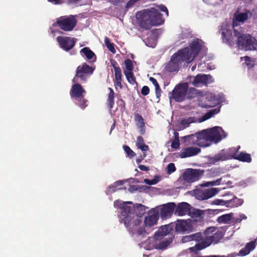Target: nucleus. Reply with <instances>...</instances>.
<instances>
[{
	"instance_id": "nucleus-1",
	"label": "nucleus",
	"mask_w": 257,
	"mask_h": 257,
	"mask_svg": "<svg viewBox=\"0 0 257 257\" xmlns=\"http://www.w3.org/2000/svg\"><path fill=\"white\" fill-rule=\"evenodd\" d=\"M159 218V212L155 209H151L144 219L141 216L131 213L125 217L124 224L129 227V230L134 234L144 235L146 233V228H150L157 224Z\"/></svg>"
},
{
	"instance_id": "nucleus-2",
	"label": "nucleus",
	"mask_w": 257,
	"mask_h": 257,
	"mask_svg": "<svg viewBox=\"0 0 257 257\" xmlns=\"http://www.w3.org/2000/svg\"><path fill=\"white\" fill-rule=\"evenodd\" d=\"M202 43L201 40H194L190 48H185L174 54L166 66L167 70L170 72L177 71L182 62L190 63L193 61L200 51Z\"/></svg>"
},
{
	"instance_id": "nucleus-3",
	"label": "nucleus",
	"mask_w": 257,
	"mask_h": 257,
	"mask_svg": "<svg viewBox=\"0 0 257 257\" xmlns=\"http://www.w3.org/2000/svg\"><path fill=\"white\" fill-rule=\"evenodd\" d=\"M136 18L140 25L146 29H150L153 26L161 25L164 22L162 15L155 8L138 12Z\"/></svg>"
},
{
	"instance_id": "nucleus-4",
	"label": "nucleus",
	"mask_w": 257,
	"mask_h": 257,
	"mask_svg": "<svg viewBox=\"0 0 257 257\" xmlns=\"http://www.w3.org/2000/svg\"><path fill=\"white\" fill-rule=\"evenodd\" d=\"M128 204H133L131 201L123 202L121 200H116L114 203L115 207H118L121 209V216L122 220L124 223L125 217L129 215L131 213H134L135 215L141 216L142 219V216L146 213V207L141 204H136L133 206V212H131V206H127Z\"/></svg>"
},
{
	"instance_id": "nucleus-5",
	"label": "nucleus",
	"mask_w": 257,
	"mask_h": 257,
	"mask_svg": "<svg viewBox=\"0 0 257 257\" xmlns=\"http://www.w3.org/2000/svg\"><path fill=\"white\" fill-rule=\"evenodd\" d=\"M234 36L237 38L236 44L240 49L257 51V40L249 34H243L240 30L234 29Z\"/></svg>"
},
{
	"instance_id": "nucleus-6",
	"label": "nucleus",
	"mask_w": 257,
	"mask_h": 257,
	"mask_svg": "<svg viewBox=\"0 0 257 257\" xmlns=\"http://www.w3.org/2000/svg\"><path fill=\"white\" fill-rule=\"evenodd\" d=\"M183 138L187 140L191 144L197 145L200 147H206L211 144L206 130L194 135L185 136Z\"/></svg>"
},
{
	"instance_id": "nucleus-7",
	"label": "nucleus",
	"mask_w": 257,
	"mask_h": 257,
	"mask_svg": "<svg viewBox=\"0 0 257 257\" xmlns=\"http://www.w3.org/2000/svg\"><path fill=\"white\" fill-rule=\"evenodd\" d=\"M75 83L72 86L70 95L72 98L75 99L76 103L82 109H84L87 106L86 103L87 101L84 99V96L86 91L80 84Z\"/></svg>"
},
{
	"instance_id": "nucleus-8",
	"label": "nucleus",
	"mask_w": 257,
	"mask_h": 257,
	"mask_svg": "<svg viewBox=\"0 0 257 257\" xmlns=\"http://www.w3.org/2000/svg\"><path fill=\"white\" fill-rule=\"evenodd\" d=\"M95 70V67L89 66L86 63L79 65L76 70V74L72 81L73 82H78L80 81L85 82L87 77L91 75Z\"/></svg>"
},
{
	"instance_id": "nucleus-9",
	"label": "nucleus",
	"mask_w": 257,
	"mask_h": 257,
	"mask_svg": "<svg viewBox=\"0 0 257 257\" xmlns=\"http://www.w3.org/2000/svg\"><path fill=\"white\" fill-rule=\"evenodd\" d=\"M77 24V20L73 15L61 16L56 19V25L64 31L73 30Z\"/></svg>"
},
{
	"instance_id": "nucleus-10",
	"label": "nucleus",
	"mask_w": 257,
	"mask_h": 257,
	"mask_svg": "<svg viewBox=\"0 0 257 257\" xmlns=\"http://www.w3.org/2000/svg\"><path fill=\"white\" fill-rule=\"evenodd\" d=\"M211 143H218L226 136L224 131L219 126H215L210 129H207Z\"/></svg>"
},
{
	"instance_id": "nucleus-11",
	"label": "nucleus",
	"mask_w": 257,
	"mask_h": 257,
	"mask_svg": "<svg viewBox=\"0 0 257 257\" xmlns=\"http://www.w3.org/2000/svg\"><path fill=\"white\" fill-rule=\"evenodd\" d=\"M232 26H231L227 22H224L221 26V30L223 42L230 45H233L235 42L234 37L235 36L232 34Z\"/></svg>"
},
{
	"instance_id": "nucleus-12",
	"label": "nucleus",
	"mask_w": 257,
	"mask_h": 257,
	"mask_svg": "<svg viewBox=\"0 0 257 257\" xmlns=\"http://www.w3.org/2000/svg\"><path fill=\"white\" fill-rule=\"evenodd\" d=\"M188 86L187 83L177 85L172 91V97L177 101L184 100Z\"/></svg>"
},
{
	"instance_id": "nucleus-13",
	"label": "nucleus",
	"mask_w": 257,
	"mask_h": 257,
	"mask_svg": "<svg viewBox=\"0 0 257 257\" xmlns=\"http://www.w3.org/2000/svg\"><path fill=\"white\" fill-rule=\"evenodd\" d=\"M76 39L70 37L58 36L57 41L60 47L64 50L68 51L73 48L75 45Z\"/></svg>"
},
{
	"instance_id": "nucleus-14",
	"label": "nucleus",
	"mask_w": 257,
	"mask_h": 257,
	"mask_svg": "<svg viewBox=\"0 0 257 257\" xmlns=\"http://www.w3.org/2000/svg\"><path fill=\"white\" fill-rule=\"evenodd\" d=\"M203 174L201 170L188 169L184 173L183 179L188 183H192L199 180Z\"/></svg>"
},
{
	"instance_id": "nucleus-15",
	"label": "nucleus",
	"mask_w": 257,
	"mask_h": 257,
	"mask_svg": "<svg viewBox=\"0 0 257 257\" xmlns=\"http://www.w3.org/2000/svg\"><path fill=\"white\" fill-rule=\"evenodd\" d=\"M205 235L206 236L203 238L201 243L196 244L194 246L188 248V251L194 253L191 255L197 254L199 250L208 246L211 243L214 242L213 238L211 237L210 234H205Z\"/></svg>"
},
{
	"instance_id": "nucleus-16",
	"label": "nucleus",
	"mask_w": 257,
	"mask_h": 257,
	"mask_svg": "<svg viewBox=\"0 0 257 257\" xmlns=\"http://www.w3.org/2000/svg\"><path fill=\"white\" fill-rule=\"evenodd\" d=\"M219 192L217 188H212L202 190H197L195 192V195L197 199L199 200H206L215 196Z\"/></svg>"
},
{
	"instance_id": "nucleus-17",
	"label": "nucleus",
	"mask_w": 257,
	"mask_h": 257,
	"mask_svg": "<svg viewBox=\"0 0 257 257\" xmlns=\"http://www.w3.org/2000/svg\"><path fill=\"white\" fill-rule=\"evenodd\" d=\"M192 84L196 87H199L203 85H207L212 83L213 81L210 75L205 74H198L195 77H192Z\"/></svg>"
},
{
	"instance_id": "nucleus-18",
	"label": "nucleus",
	"mask_w": 257,
	"mask_h": 257,
	"mask_svg": "<svg viewBox=\"0 0 257 257\" xmlns=\"http://www.w3.org/2000/svg\"><path fill=\"white\" fill-rule=\"evenodd\" d=\"M250 17V13L248 11H245L243 12H236L234 14L232 20V28L233 29H236L235 27L237 26L239 23H244Z\"/></svg>"
},
{
	"instance_id": "nucleus-19",
	"label": "nucleus",
	"mask_w": 257,
	"mask_h": 257,
	"mask_svg": "<svg viewBox=\"0 0 257 257\" xmlns=\"http://www.w3.org/2000/svg\"><path fill=\"white\" fill-rule=\"evenodd\" d=\"M193 229L190 221L177 220L176 224V230L178 232L184 233L189 232Z\"/></svg>"
},
{
	"instance_id": "nucleus-20",
	"label": "nucleus",
	"mask_w": 257,
	"mask_h": 257,
	"mask_svg": "<svg viewBox=\"0 0 257 257\" xmlns=\"http://www.w3.org/2000/svg\"><path fill=\"white\" fill-rule=\"evenodd\" d=\"M176 205L174 203H169L164 205L161 209V216L163 219L170 217L172 214Z\"/></svg>"
},
{
	"instance_id": "nucleus-21",
	"label": "nucleus",
	"mask_w": 257,
	"mask_h": 257,
	"mask_svg": "<svg viewBox=\"0 0 257 257\" xmlns=\"http://www.w3.org/2000/svg\"><path fill=\"white\" fill-rule=\"evenodd\" d=\"M205 234H210L211 238H213L214 243H217L222 237L221 231L219 230L214 227H210L205 231Z\"/></svg>"
},
{
	"instance_id": "nucleus-22",
	"label": "nucleus",
	"mask_w": 257,
	"mask_h": 257,
	"mask_svg": "<svg viewBox=\"0 0 257 257\" xmlns=\"http://www.w3.org/2000/svg\"><path fill=\"white\" fill-rule=\"evenodd\" d=\"M200 149L197 148L188 147L182 149L179 153V156L182 158L191 157L198 154Z\"/></svg>"
},
{
	"instance_id": "nucleus-23",
	"label": "nucleus",
	"mask_w": 257,
	"mask_h": 257,
	"mask_svg": "<svg viewBox=\"0 0 257 257\" xmlns=\"http://www.w3.org/2000/svg\"><path fill=\"white\" fill-rule=\"evenodd\" d=\"M190 205L186 202L179 203L175 210V214L179 216L185 215L190 212Z\"/></svg>"
},
{
	"instance_id": "nucleus-24",
	"label": "nucleus",
	"mask_w": 257,
	"mask_h": 257,
	"mask_svg": "<svg viewBox=\"0 0 257 257\" xmlns=\"http://www.w3.org/2000/svg\"><path fill=\"white\" fill-rule=\"evenodd\" d=\"M231 149L228 150H222L219 154L215 155L214 159L215 161H224L232 157L233 152L231 153Z\"/></svg>"
},
{
	"instance_id": "nucleus-25",
	"label": "nucleus",
	"mask_w": 257,
	"mask_h": 257,
	"mask_svg": "<svg viewBox=\"0 0 257 257\" xmlns=\"http://www.w3.org/2000/svg\"><path fill=\"white\" fill-rule=\"evenodd\" d=\"M256 244L257 240L252 241L247 243L245 246L240 250L238 255L240 256H245L247 255L254 248Z\"/></svg>"
},
{
	"instance_id": "nucleus-26",
	"label": "nucleus",
	"mask_w": 257,
	"mask_h": 257,
	"mask_svg": "<svg viewBox=\"0 0 257 257\" xmlns=\"http://www.w3.org/2000/svg\"><path fill=\"white\" fill-rule=\"evenodd\" d=\"M113 67L114 72H115V79L114 83L115 85L121 87V71L119 67H116L115 65V62L111 63Z\"/></svg>"
},
{
	"instance_id": "nucleus-27",
	"label": "nucleus",
	"mask_w": 257,
	"mask_h": 257,
	"mask_svg": "<svg viewBox=\"0 0 257 257\" xmlns=\"http://www.w3.org/2000/svg\"><path fill=\"white\" fill-rule=\"evenodd\" d=\"M232 158L243 162H250L251 161L250 155L244 152L240 154L233 153Z\"/></svg>"
},
{
	"instance_id": "nucleus-28",
	"label": "nucleus",
	"mask_w": 257,
	"mask_h": 257,
	"mask_svg": "<svg viewBox=\"0 0 257 257\" xmlns=\"http://www.w3.org/2000/svg\"><path fill=\"white\" fill-rule=\"evenodd\" d=\"M202 239V236L200 233H197L188 236H185L182 238V242H186L192 240L199 241Z\"/></svg>"
},
{
	"instance_id": "nucleus-29",
	"label": "nucleus",
	"mask_w": 257,
	"mask_h": 257,
	"mask_svg": "<svg viewBox=\"0 0 257 257\" xmlns=\"http://www.w3.org/2000/svg\"><path fill=\"white\" fill-rule=\"evenodd\" d=\"M226 203H228L227 207H235L241 205L243 203V200L234 197L233 199L226 201Z\"/></svg>"
},
{
	"instance_id": "nucleus-30",
	"label": "nucleus",
	"mask_w": 257,
	"mask_h": 257,
	"mask_svg": "<svg viewBox=\"0 0 257 257\" xmlns=\"http://www.w3.org/2000/svg\"><path fill=\"white\" fill-rule=\"evenodd\" d=\"M233 215L232 213L224 214L218 217L217 221L220 223H228L232 219Z\"/></svg>"
},
{
	"instance_id": "nucleus-31",
	"label": "nucleus",
	"mask_w": 257,
	"mask_h": 257,
	"mask_svg": "<svg viewBox=\"0 0 257 257\" xmlns=\"http://www.w3.org/2000/svg\"><path fill=\"white\" fill-rule=\"evenodd\" d=\"M171 229L168 225H164L162 226L158 230V232L155 234V237L157 239L159 236H165L168 234Z\"/></svg>"
},
{
	"instance_id": "nucleus-32",
	"label": "nucleus",
	"mask_w": 257,
	"mask_h": 257,
	"mask_svg": "<svg viewBox=\"0 0 257 257\" xmlns=\"http://www.w3.org/2000/svg\"><path fill=\"white\" fill-rule=\"evenodd\" d=\"M135 120L137 126L140 129V131L141 134H144L145 133V130L143 128L144 126V122L143 121V118L141 115L139 114H136L135 115Z\"/></svg>"
},
{
	"instance_id": "nucleus-33",
	"label": "nucleus",
	"mask_w": 257,
	"mask_h": 257,
	"mask_svg": "<svg viewBox=\"0 0 257 257\" xmlns=\"http://www.w3.org/2000/svg\"><path fill=\"white\" fill-rule=\"evenodd\" d=\"M80 53L82 55L85 56L88 59H91L95 56V54L88 47L82 48Z\"/></svg>"
},
{
	"instance_id": "nucleus-34",
	"label": "nucleus",
	"mask_w": 257,
	"mask_h": 257,
	"mask_svg": "<svg viewBox=\"0 0 257 257\" xmlns=\"http://www.w3.org/2000/svg\"><path fill=\"white\" fill-rule=\"evenodd\" d=\"M137 146L143 152L147 151L149 149L148 146L145 144L144 140L141 137H138L137 138Z\"/></svg>"
},
{
	"instance_id": "nucleus-35",
	"label": "nucleus",
	"mask_w": 257,
	"mask_h": 257,
	"mask_svg": "<svg viewBox=\"0 0 257 257\" xmlns=\"http://www.w3.org/2000/svg\"><path fill=\"white\" fill-rule=\"evenodd\" d=\"M190 98L195 97L202 95V92L194 88H190L188 93Z\"/></svg>"
},
{
	"instance_id": "nucleus-36",
	"label": "nucleus",
	"mask_w": 257,
	"mask_h": 257,
	"mask_svg": "<svg viewBox=\"0 0 257 257\" xmlns=\"http://www.w3.org/2000/svg\"><path fill=\"white\" fill-rule=\"evenodd\" d=\"M104 44L109 51L112 53L115 54L116 52L114 45L112 43H111L109 39L107 37L104 38Z\"/></svg>"
},
{
	"instance_id": "nucleus-37",
	"label": "nucleus",
	"mask_w": 257,
	"mask_h": 257,
	"mask_svg": "<svg viewBox=\"0 0 257 257\" xmlns=\"http://www.w3.org/2000/svg\"><path fill=\"white\" fill-rule=\"evenodd\" d=\"M109 90L110 92L108 96L107 103L109 107L111 108L114 104V92L113 90L110 88H109Z\"/></svg>"
},
{
	"instance_id": "nucleus-38",
	"label": "nucleus",
	"mask_w": 257,
	"mask_h": 257,
	"mask_svg": "<svg viewBox=\"0 0 257 257\" xmlns=\"http://www.w3.org/2000/svg\"><path fill=\"white\" fill-rule=\"evenodd\" d=\"M150 81L154 85L156 89V93L157 97H159L161 93V89L157 80L153 77H150L149 78Z\"/></svg>"
},
{
	"instance_id": "nucleus-39",
	"label": "nucleus",
	"mask_w": 257,
	"mask_h": 257,
	"mask_svg": "<svg viewBox=\"0 0 257 257\" xmlns=\"http://www.w3.org/2000/svg\"><path fill=\"white\" fill-rule=\"evenodd\" d=\"M195 122L194 118L190 117L181 120L180 123L183 125V128H185L189 126L191 123Z\"/></svg>"
},
{
	"instance_id": "nucleus-40",
	"label": "nucleus",
	"mask_w": 257,
	"mask_h": 257,
	"mask_svg": "<svg viewBox=\"0 0 257 257\" xmlns=\"http://www.w3.org/2000/svg\"><path fill=\"white\" fill-rule=\"evenodd\" d=\"M217 113V112L216 111L215 109L211 110L209 112L206 113L205 114H204V116H203L201 118H200L199 120V122H201L204 121L210 118L211 116H213V114Z\"/></svg>"
},
{
	"instance_id": "nucleus-41",
	"label": "nucleus",
	"mask_w": 257,
	"mask_h": 257,
	"mask_svg": "<svg viewBox=\"0 0 257 257\" xmlns=\"http://www.w3.org/2000/svg\"><path fill=\"white\" fill-rule=\"evenodd\" d=\"M125 68L123 70V72H130L132 71L133 69V66L132 61L130 59H127L125 61Z\"/></svg>"
},
{
	"instance_id": "nucleus-42",
	"label": "nucleus",
	"mask_w": 257,
	"mask_h": 257,
	"mask_svg": "<svg viewBox=\"0 0 257 257\" xmlns=\"http://www.w3.org/2000/svg\"><path fill=\"white\" fill-rule=\"evenodd\" d=\"M124 73L126 77L127 80L131 84H133L135 83V80L132 71L125 72Z\"/></svg>"
},
{
	"instance_id": "nucleus-43",
	"label": "nucleus",
	"mask_w": 257,
	"mask_h": 257,
	"mask_svg": "<svg viewBox=\"0 0 257 257\" xmlns=\"http://www.w3.org/2000/svg\"><path fill=\"white\" fill-rule=\"evenodd\" d=\"M210 97L211 98V100H210V102L207 103L205 104L206 107H211L213 106L215 104L218 103L217 99L216 98L215 96L212 97V95H210Z\"/></svg>"
},
{
	"instance_id": "nucleus-44",
	"label": "nucleus",
	"mask_w": 257,
	"mask_h": 257,
	"mask_svg": "<svg viewBox=\"0 0 257 257\" xmlns=\"http://www.w3.org/2000/svg\"><path fill=\"white\" fill-rule=\"evenodd\" d=\"M123 184V182L121 181L115 182L113 185L109 186V191L114 192L117 190L116 188Z\"/></svg>"
},
{
	"instance_id": "nucleus-45",
	"label": "nucleus",
	"mask_w": 257,
	"mask_h": 257,
	"mask_svg": "<svg viewBox=\"0 0 257 257\" xmlns=\"http://www.w3.org/2000/svg\"><path fill=\"white\" fill-rule=\"evenodd\" d=\"M221 178L217 179V180L215 181H211V182H207L206 183L201 185V186L203 187H208L209 186H214V185H218L220 184Z\"/></svg>"
},
{
	"instance_id": "nucleus-46",
	"label": "nucleus",
	"mask_w": 257,
	"mask_h": 257,
	"mask_svg": "<svg viewBox=\"0 0 257 257\" xmlns=\"http://www.w3.org/2000/svg\"><path fill=\"white\" fill-rule=\"evenodd\" d=\"M159 181V177H155L153 180H149L148 179H144V182L148 185H155L157 184Z\"/></svg>"
},
{
	"instance_id": "nucleus-47",
	"label": "nucleus",
	"mask_w": 257,
	"mask_h": 257,
	"mask_svg": "<svg viewBox=\"0 0 257 257\" xmlns=\"http://www.w3.org/2000/svg\"><path fill=\"white\" fill-rule=\"evenodd\" d=\"M171 242V241L170 240L162 241L157 245V248L158 249H164L168 246L170 244Z\"/></svg>"
},
{
	"instance_id": "nucleus-48",
	"label": "nucleus",
	"mask_w": 257,
	"mask_h": 257,
	"mask_svg": "<svg viewBox=\"0 0 257 257\" xmlns=\"http://www.w3.org/2000/svg\"><path fill=\"white\" fill-rule=\"evenodd\" d=\"M244 60L245 63L247 66L249 68H251L254 65V62L252 60L250 59V58L248 57H244L243 58Z\"/></svg>"
},
{
	"instance_id": "nucleus-49",
	"label": "nucleus",
	"mask_w": 257,
	"mask_h": 257,
	"mask_svg": "<svg viewBox=\"0 0 257 257\" xmlns=\"http://www.w3.org/2000/svg\"><path fill=\"white\" fill-rule=\"evenodd\" d=\"M123 148L125 152L130 157H133L135 156V153L127 146H123Z\"/></svg>"
},
{
	"instance_id": "nucleus-50",
	"label": "nucleus",
	"mask_w": 257,
	"mask_h": 257,
	"mask_svg": "<svg viewBox=\"0 0 257 257\" xmlns=\"http://www.w3.org/2000/svg\"><path fill=\"white\" fill-rule=\"evenodd\" d=\"M176 170L175 166L173 163H170L167 166V172L171 174L174 172Z\"/></svg>"
},
{
	"instance_id": "nucleus-51",
	"label": "nucleus",
	"mask_w": 257,
	"mask_h": 257,
	"mask_svg": "<svg viewBox=\"0 0 257 257\" xmlns=\"http://www.w3.org/2000/svg\"><path fill=\"white\" fill-rule=\"evenodd\" d=\"M180 146L179 140L174 139L171 144L173 148L178 149Z\"/></svg>"
},
{
	"instance_id": "nucleus-52",
	"label": "nucleus",
	"mask_w": 257,
	"mask_h": 257,
	"mask_svg": "<svg viewBox=\"0 0 257 257\" xmlns=\"http://www.w3.org/2000/svg\"><path fill=\"white\" fill-rule=\"evenodd\" d=\"M214 204L216 205H228V203H226V201H224L220 199H216L213 201Z\"/></svg>"
},
{
	"instance_id": "nucleus-53",
	"label": "nucleus",
	"mask_w": 257,
	"mask_h": 257,
	"mask_svg": "<svg viewBox=\"0 0 257 257\" xmlns=\"http://www.w3.org/2000/svg\"><path fill=\"white\" fill-rule=\"evenodd\" d=\"M149 88L148 86H144L141 90L142 94L144 95H147L149 93Z\"/></svg>"
},
{
	"instance_id": "nucleus-54",
	"label": "nucleus",
	"mask_w": 257,
	"mask_h": 257,
	"mask_svg": "<svg viewBox=\"0 0 257 257\" xmlns=\"http://www.w3.org/2000/svg\"><path fill=\"white\" fill-rule=\"evenodd\" d=\"M158 7L161 11L165 12L166 16H168V15H169L168 11L167 8L165 6L161 5L158 6Z\"/></svg>"
},
{
	"instance_id": "nucleus-55",
	"label": "nucleus",
	"mask_w": 257,
	"mask_h": 257,
	"mask_svg": "<svg viewBox=\"0 0 257 257\" xmlns=\"http://www.w3.org/2000/svg\"><path fill=\"white\" fill-rule=\"evenodd\" d=\"M48 1L55 5H60L64 3L63 0H48Z\"/></svg>"
},
{
	"instance_id": "nucleus-56",
	"label": "nucleus",
	"mask_w": 257,
	"mask_h": 257,
	"mask_svg": "<svg viewBox=\"0 0 257 257\" xmlns=\"http://www.w3.org/2000/svg\"><path fill=\"white\" fill-rule=\"evenodd\" d=\"M138 0H130V1L127 3L126 5V8L127 9L130 8L132 5H133Z\"/></svg>"
},
{
	"instance_id": "nucleus-57",
	"label": "nucleus",
	"mask_w": 257,
	"mask_h": 257,
	"mask_svg": "<svg viewBox=\"0 0 257 257\" xmlns=\"http://www.w3.org/2000/svg\"><path fill=\"white\" fill-rule=\"evenodd\" d=\"M125 0H111V2L115 5H118L122 3H124Z\"/></svg>"
},
{
	"instance_id": "nucleus-58",
	"label": "nucleus",
	"mask_w": 257,
	"mask_h": 257,
	"mask_svg": "<svg viewBox=\"0 0 257 257\" xmlns=\"http://www.w3.org/2000/svg\"><path fill=\"white\" fill-rule=\"evenodd\" d=\"M81 0H67V3L69 5H75L79 2Z\"/></svg>"
},
{
	"instance_id": "nucleus-59",
	"label": "nucleus",
	"mask_w": 257,
	"mask_h": 257,
	"mask_svg": "<svg viewBox=\"0 0 257 257\" xmlns=\"http://www.w3.org/2000/svg\"><path fill=\"white\" fill-rule=\"evenodd\" d=\"M139 168L142 171H147L148 170H149V168L145 165H140L139 166Z\"/></svg>"
},
{
	"instance_id": "nucleus-60",
	"label": "nucleus",
	"mask_w": 257,
	"mask_h": 257,
	"mask_svg": "<svg viewBox=\"0 0 257 257\" xmlns=\"http://www.w3.org/2000/svg\"><path fill=\"white\" fill-rule=\"evenodd\" d=\"M239 218H241V220L242 219H246L247 218V217L243 214H241L239 215Z\"/></svg>"
},
{
	"instance_id": "nucleus-61",
	"label": "nucleus",
	"mask_w": 257,
	"mask_h": 257,
	"mask_svg": "<svg viewBox=\"0 0 257 257\" xmlns=\"http://www.w3.org/2000/svg\"><path fill=\"white\" fill-rule=\"evenodd\" d=\"M175 139L179 140V134L177 132H174Z\"/></svg>"
},
{
	"instance_id": "nucleus-62",
	"label": "nucleus",
	"mask_w": 257,
	"mask_h": 257,
	"mask_svg": "<svg viewBox=\"0 0 257 257\" xmlns=\"http://www.w3.org/2000/svg\"><path fill=\"white\" fill-rule=\"evenodd\" d=\"M241 221V218H237L235 220V223H239Z\"/></svg>"
},
{
	"instance_id": "nucleus-63",
	"label": "nucleus",
	"mask_w": 257,
	"mask_h": 257,
	"mask_svg": "<svg viewBox=\"0 0 257 257\" xmlns=\"http://www.w3.org/2000/svg\"><path fill=\"white\" fill-rule=\"evenodd\" d=\"M114 123H113V124L112 125L111 127L110 132H111L112 131V130L114 128Z\"/></svg>"
},
{
	"instance_id": "nucleus-64",
	"label": "nucleus",
	"mask_w": 257,
	"mask_h": 257,
	"mask_svg": "<svg viewBox=\"0 0 257 257\" xmlns=\"http://www.w3.org/2000/svg\"><path fill=\"white\" fill-rule=\"evenodd\" d=\"M210 257H219V256H216V255H213V256H210ZM221 257H223V256H222Z\"/></svg>"
}]
</instances>
